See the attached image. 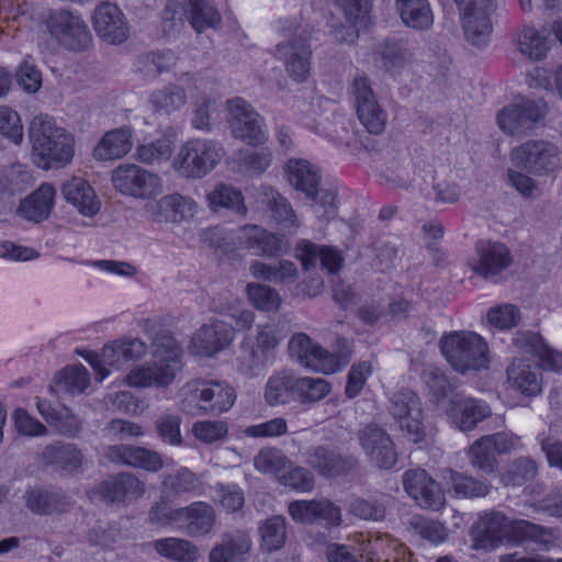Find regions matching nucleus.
<instances>
[{
	"label": "nucleus",
	"instance_id": "nucleus-1",
	"mask_svg": "<svg viewBox=\"0 0 562 562\" xmlns=\"http://www.w3.org/2000/svg\"><path fill=\"white\" fill-rule=\"evenodd\" d=\"M150 355L149 361L130 368L122 379L123 384L132 389H168L181 376L183 350L172 335L156 336Z\"/></svg>",
	"mask_w": 562,
	"mask_h": 562
},
{
	"label": "nucleus",
	"instance_id": "nucleus-2",
	"mask_svg": "<svg viewBox=\"0 0 562 562\" xmlns=\"http://www.w3.org/2000/svg\"><path fill=\"white\" fill-rule=\"evenodd\" d=\"M31 160L44 171L67 167L76 155L75 135L48 114H37L29 124Z\"/></svg>",
	"mask_w": 562,
	"mask_h": 562
},
{
	"label": "nucleus",
	"instance_id": "nucleus-3",
	"mask_svg": "<svg viewBox=\"0 0 562 562\" xmlns=\"http://www.w3.org/2000/svg\"><path fill=\"white\" fill-rule=\"evenodd\" d=\"M480 532L482 539H477L475 547L485 548L487 541L490 547H494L503 540L519 542L524 540H533L544 547L554 542L552 531L533 525L527 520H510L501 513L485 514L480 521Z\"/></svg>",
	"mask_w": 562,
	"mask_h": 562
},
{
	"label": "nucleus",
	"instance_id": "nucleus-4",
	"mask_svg": "<svg viewBox=\"0 0 562 562\" xmlns=\"http://www.w3.org/2000/svg\"><path fill=\"white\" fill-rule=\"evenodd\" d=\"M224 157V148L210 138H191L181 145L171 161L176 173L186 179H201L212 172Z\"/></svg>",
	"mask_w": 562,
	"mask_h": 562
},
{
	"label": "nucleus",
	"instance_id": "nucleus-5",
	"mask_svg": "<svg viewBox=\"0 0 562 562\" xmlns=\"http://www.w3.org/2000/svg\"><path fill=\"white\" fill-rule=\"evenodd\" d=\"M236 398V391L227 383L195 380L183 386L181 407L191 414H222L234 406Z\"/></svg>",
	"mask_w": 562,
	"mask_h": 562
},
{
	"label": "nucleus",
	"instance_id": "nucleus-6",
	"mask_svg": "<svg viewBox=\"0 0 562 562\" xmlns=\"http://www.w3.org/2000/svg\"><path fill=\"white\" fill-rule=\"evenodd\" d=\"M440 344L443 357L454 370L464 373L487 368V345L480 335L453 331L443 336Z\"/></svg>",
	"mask_w": 562,
	"mask_h": 562
},
{
	"label": "nucleus",
	"instance_id": "nucleus-7",
	"mask_svg": "<svg viewBox=\"0 0 562 562\" xmlns=\"http://www.w3.org/2000/svg\"><path fill=\"white\" fill-rule=\"evenodd\" d=\"M147 351V345L140 339L121 338L104 345L100 352L86 351L81 356L92 367L98 380L102 382L113 371L143 359Z\"/></svg>",
	"mask_w": 562,
	"mask_h": 562
},
{
	"label": "nucleus",
	"instance_id": "nucleus-8",
	"mask_svg": "<svg viewBox=\"0 0 562 562\" xmlns=\"http://www.w3.org/2000/svg\"><path fill=\"white\" fill-rule=\"evenodd\" d=\"M150 519L161 526H171L184 530L192 537L209 533L215 524L212 506L204 502H195L188 507L172 509L166 505H157L150 512Z\"/></svg>",
	"mask_w": 562,
	"mask_h": 562
},
{
	"label": "nucleus",
	"instance_id": "nucleus-9",
	"mask_svg": "<svg viewBox=\"0 0 562 562\" xmlns=\"http://www.w3.org/2000/svg\"><path fill=\"white\" fill-rule=\"evenodd\" d=\"M283 334L274 324L258 325L255 336L241 341L238 369L248 376L259 375L267 367L272 351L283 339Z\"/></svg>",
	"mask_w": 562,
	"mask_h": 562
},
{
	"label": "nucleus",
	"instance_id": "nucleus-10",
	"mask_svg": "<svg viewBox=\"0 0 562 562\" xmlns=\"http://www.w3.org/2000/svg\"><path fill=\"white\" fill-rule=\"evenodd\" d=\"M113 189L135 200H155L164 191L162 178L136 164H121L111 172Z\"/></svg>",
	"mask_w": 562,
	"mask_h": 562
},
{
	"label": "nucleus",
	"instance_id": "nucleus-11",
	"mask_svg": "<svg viewBox=\"0 0 562 562\" xmlns=\"http://www.w3.org/2000/svg\"><path fill=\"white\" fill-rule=\"evenodd\" d=\"M513 166L536 176L553 173L562 164L559 146L544 139L527 140L510 151Z\"/></svg>",
	"mask_w": 562,
	"mask_h": 562
},
{
	"label": "nucleus",
	"instance_id": "nucleus-12",
	"mask_svg": "<svg viewBox=\"0 0 562 562\" xmlns=\"http://www.w3.org/2000/svg\"><path fill=\"white\" fill-rule=\"evenodd\" d=\"M289 351L303 367L323 374L340 371L349 360V355L330 353L303 333L290 339Z\"/></svg>",
	"mask_w": 562,
	"mask_h": 562
},
{
	"label": "nucleus",
	"instance_id": "nucleus-13",
	"mask_svg": "<svg viewBox=\"0 0 562 562\" xmlns=\"http://www.w3.org/2000/svg\"><path fill=\"white\" fill-rule=\"evenodd\" d=\"M218 248L247 249L257 256L274 257L285 252L288 243L280 236L268 233L258 225H245L233 234H227Z\"/></svg>",
	"mask_w": 562,
	"mask_h": 562
},
{
	"label": "nucleus",
	"instance_id": "nucleus-14",
	"mask_svg": "<svg viewBox=\"0 0 562 562\" xmlns=\"http://www.w3.org/2000/svg\"><path fill=\"white\" fill-rule=\"evenodd\" d=\"M227 122L234 137L249 145H260L268 139L262 117L240 98L227 102Z\"/></svg>",
	"mask_w": 562,
	"mask_h": 562
},
{
	"label": "nucleus",
	"instance_id": "nucleus-15",
	"mask_svg": "<svg viewBox=\"0 0 562 562\" xmlns=\"http://www.w3.org/2000/svg\"><path fill=\"white\" fill-rule=\"evenodd\" d=\"M351 93L361 124L371 134L382 133L386 126L387 114L379 104L367 76L363 74L355 76Z\"/></svg>",
	"mask_w": 562,
	"mask_h": 562
},
{
	"label": "nucleus",
	"instance_id": "nucleus-16",
	"mask_svg": "<svg viewBox=\"0 0 562 562\" xmlns=\"http://www.w3.org/2000/svg\"><path fill=\"white\" fill-rule=\"evenodd\" d=\"M461 12V22L467 41L476 47L485 46L491 37L490 15L492 0H456Z\"/></svg>",
	"mask_w": 562,
	"mask_h": 562
},
{
	"label": "nucleus",
	"instance_id": "nucleus-17",
	"mask_svg": "<svg viewBox=\"0 0 562 562\" xmlns=\"http://www.w3.org/2000/svg\"><path fill=\"white\" fill-rule=\"evenodd\" d=\"M47 29L61 46L71 50L88 48L92 40L86 22L69 11L50 14L47 20Z\"/></svg>",
	"mask_w": 562,
	"mask_h": 562
},
{
	"label": "nucleus",
	"instance_id": "nucleus-18",
	"mask_svg": "<svg viewBox=\"0 0 562 562\" xmlns=\"http://www.w3.org/2000/svg\"><path fill=\"white\" fill-rule=\"evenodd\" d=\"M357 551L367 562H415L412 552L390 535L355 537Z\"/></svg>",
	"mask_w": 562,
	"mask_h": 562
},
{
	"label": "nucleus",
	"instance_id": "nucleus-19",
	"mask_svg": "<svg viewBox=\"0 0 562 562\" xmlns=\"http://www.w3.org/2000/svg\"><path fill=\"white\" fill-rule=\"evenodd\" d=\"M547 105L543 101L521 99L505 106L497 114L499 128L509 135H521L532 128L546 114Z\"/></svg>",
	"mask_w": 562,
	"mask_h": 562
},
{
	"label": "nucleus",
	"instance_id": "nucleus-20",
	"mask_svg": "<svg viewBox=\"0 0 562 562\" xmlns=\"http://www.w3.org/2000/svg\"><path fill=\"white\" fill-rule=\"evenodd\" d=\"M392 415L408 440L419 442L425 435L420 401L415 393L404 391L392 398Z\"/></svg>",
	"mask_w": 562,
	"mask_h": 562
},
{
	"label": "nucleus",
	"instance_id": "nucleus-21",
	"mask_svg": "<svg viewBox=\"0 0 562 562\" xmlns=\"http://www.w3.org/2000/svg\"><path fill=\"white\" fill-rule=\"evenodd\" d=\"M97 35L109 44H122L130 36V25L124 12L114 3L99 4L91 18Z\"/></svg>",
	"mask_w": 562,
	"mask_h": 562
},
{
	"label": "nucleus",
	"instance_id": "nucleus-22",
	"mask_svg": "<svg viewBox=\"0 0 562 562\" xmlns=\"http://www.w3.org/2000/svg\"><path fill=\"white\" fill-rule=\"evenodd\" d=\"M198 203L180 193L164 195L146 206L149 217L156 223L182 224L192 220L198 213Z\"/></svg>",
	"mask_w": 562,
	"mask_h": 562
},
{
	"label": "nucleus",
	"instance_id": "nucleus-23",
	"mask_svg": "<svg viewBox=\"0 0 562 562\" xmlns=\"http://www.w3.org/2000/svg\"><path fill=\"white\" fill-rule=\"evenodd\" d=\"M276 58L279 59L288 76L296 81L307 80L312 69V49L305 40L293 38L276 46Z\"/></svg>",
	"mask_w": 562,
	"mask_h": 562
},
{
	"label": "nucleus",
	"instance_id": "nucleus-24",
	"mask_svg": "<svg viewBox=\"0 0 562 562\" xmlns=\"http://www.w3.org/2000/svg\"><path fill=\"white\" fill-rule=\"evenodd\" d=\"M362 449L370 461L381 469H391L395 465L397 453L391 437L378 426L369 425L359 435Z\"/></svg>",
	"mask_w": 562,
	"mask_h": 562
},
{
	"label": "nucleus",
	"instance_id": "nucleus-25",
	"mask_svg": "<svg viewBox=\"0 0 562 562\" xmlns=\"http://www.w3.org/2000/svg\"><path fill=\"white\" fill-rule=\"evenodd\" d=\"M404 488L422 507L438 510L445 505V494L440 486L424 470L405 472Z\"/></svg>",
	"mask_w": 562,
	"mask_h": 562
},
{
	"label": "nucleus",
	"instance_id": "nucleus-26",
	"mask_svg": "<svg viewBox=\"0 0 562 562\" xmlns=\"http://www.w3.org/2000/svg\"><path fill=\"white\" fill-rule=\"evenodd\" d=\"M404 488L422 507L438 510L445 505V494L440 486L424 470L405 472Z\"/></svg>",
	"mask_w": 562,
	"mask_h": 562
},
{
	"label": "nucleus",
	"instance_id": "nucleus-27",
	"mask_svg": "<svg viewBox=\"0 0 562 562\" xmlns=\"http://www.w3.org/2000/svg\"><path fill=\"white\" fill-rule=\"evenodd\" d=\"M234 328L224 321L215 319L203 325L192 337L191 351L199 356L211 357L231 345Z\"/></svg>",
	"mask_w": 562,
	"mask_h": 562
},
{
	"label": "nucleus",
	"instance_id": "nucleus-28",
	"mask_svg": "<svg viewBox=\"0 0 562 562\" xmlns=\"http://www.w3.org/2000/svg\"><path fill=\"white\" fill-rule=\"evenodd\" d=\"M475 252L470 266L485 278L498 274L512 263L508 248L498 241L481 240L476 244Z\"/></svg>",
	"mask_w": 562,
	"mask_h": 562
},
{
	"label": "nucleus",
	"instance_id": "nucleus-29",
	"mask_svg": "<svg viewBox=\"0 0 562 562\" xmlns=\"http://www.w3.org/2000/svg\"><path fill=\"white\" fill-rule=\"evenodd\" d=\"M445 412L450 422L462 431L472 430L491 414L485 402L473 397L452 398L445 407Z\"/></svg>",
	"mask_w": 562,
	"mask_h": 562
},
{
	"label": "nucleus",
	"instance_id": "nucleus-30",
	"mask_svg": "<svg viewBox=\"0 0 562 562\" xmlns=\"http://www.w3.org/2000/svg\"><path fill=\"white\" fill-rule=\"evenodd\" d=\"M103 454L104 458L111 462L142 468L150 472H158L164 467V461L156 451L142 447L125 445L109 446L105 448Z\"/></svg>",
	"mask_w": 562,
	"mask_h": 562
},
{
	"label": "nucleus",
	"instance_id": "nucleus-31",
	"mask_svg": "<svg viewBox=\"0 0 562 562\" xmlns=\"http://www.w3.org/2000/svg\"><path fill=\"white\" fill-rule=\"evenodd\" d=\"M65 201L82 216L93 217L101 209V202L92 186L81 177H72L60 188Z\"/></svg>",
	"mask_w": 562,
	"mask_h": 562
},
{
	"label": "nucleus",
	"instance_id": "nucleus-32",
	"mask_svg": "<svg viewBox=\"0 0 562 562\" xmlns=\"http://www.w3.org/2000/svg\"><path fill=\"white\" fill-rule=\"evenodd\" d=\"M517 440L505 434L484 436L476 440L470 448L473 467L491 472L496 454L507 452L515 448Z\"/></svg>",
	"mask_w": 562,
	"mask_h": 562
},
{
	"label": "nucleus",
	"instance_id": "nucleus-33",
	"mask_svg": "<svg viewBox=\"0 0 562 562\" xmlns=\"http://www.w3.org/2000/svg\"><path fill=\"white\" fill-rule=\"evenodd\" d=\"M290 517L300 524H312L322 518L329 525H339L340 509L327 499L294 501L289 504Z\"/></svg>",
	"mask_w": 562,
	"mask_h": 562
},
{
	"label": "nucleus",
	"instance_id": "nucleus-34",
	"mask_svg": "<svg viewBox=\"0 0 562 562\" xmlns=\"http://www.w3.org/2000/svg\"><path fill=\"white\" fill-rule=\"evenodd\" d=\"M199 80L193 77L186 78L181 85H169L150 93L149 103L156 111L171 113L181 109L188 100V97H194V92L200 87Z\"/></svg>",
	"mask_w": 562,
	"mask_h": 562
},
{
	"label": "nucleus",
	"instance_id": "nucleus-35",
	"mask_svg": "<svg viewBox=\"0 0 562 562\" xmlns=\"http://www.w3.org/2000/svg\"><path fill=\"white\" fill-rule=\"evenodd\" d=\"M133 146L132 132L127 127L106 132L93 148L92 156L98 161H110L127 155Z\"/></svg>",
	"mask_w": 562,
	"mask_h": 562
},
{
	"label": "nucleus",
	"instance_id": "nucleus-36",
	"mask_svg": "<svg viewBox=\"0 0 562 562\" xmlns=\"http://www.w3.org/2000/svg\"><path fill=\"white\" fill-rule=\"evenodd\" d=\"M344 11L346 19L351 23L346 27L336 29L334 37L340 43H353L358 37V24H367L371 11V0H335Z\"/></svg>",
	"mask_w": 562,
	"mask_h": 562
},
{
	"label": "nucleus",
	"instance_id": "nucleus-37",
	"mask_svg": "<svg viewBox=\"0 0 562 562\" xmlns=\"http://www.w3.org/2000/svg\"><path fill=\"white\" fill-rule=\"evenodd\" d=\"M56 189L50 183H42L34 192L27 195L20 204V214L30 221L42 222L46 220L55 206Z\"/></svg>",
	"mask_w": 562,
	"mask_h": 562
},
{
	"label": "nucleus",
	"instance_id": "nucleus-38",
	"mask_svg": "<svg viewBox=\"0 0 562 562\" xmlns=\"http://www.w3.org/2000/svg\"><path fill=\"white\" fill-rule=\"evenodd\" d=\"M297 258L305 268L314 266L318 260L329 273H336L342 266L344 258L338 249L329 246H318L308 240L297 245Z\"/></svg>",
	"mask_w": 562,
	"mask_h": 562
},
{
	"label": "nucleus",
	"instance_id": "nucleus-39",
	"mask_svg": "<svg viewBox=\"0 0 562 562\" xmlns=\"http://www.w3.org/2000/svg\"><path fill=\"white\" fill-rule=\"evenodd\" d=\"M251 549L250 537L245 532L225 535L210 552V562H239Z\"/></svg>",
	"mask_w": 562,
	"mask_h": 562
},
{
	"label": "nucleus",
	"instance_id": "nucleus-40",
	"mask_svg": "<svg viewBox=\"0 0 562 562\" xmlns=\"http://www.w3.org/2000/svg\"><path fill=\"white\" fill-rule=\"evenodd\" d=\"M285 175L289 182L307 196L314 198L319 184V175L316 167L304 159H289L285 165Z\"/></svg>",
	"mask_w": 562,
	"mask_h": 562
},
{
	"label": "nucleus",
	"instance_id": "nucleus-41",
	"mask_svg": "<svg viewBox=\"0 0 562 562\" xmlns=\"http://www.w3.org/2000/svg\"><path fill=\"white\" fill-rule=\"evenodd\" d=\"M402 22L415 30H428L434 24V14L427 0H396Z\"/></svg>",
	"mask_w": 562,
	"mask_h": 562
},
{
	"label": "nucleus",
	"instance_id": "nucleus-42",
	"mask_svg": "<svg viewBox=\"0 0 562 562\" xmlns=\"http://www.w3.org/2000/svg\"><path fill=\"white\" fill-rule=\"evenodd\" d=\"M507 381L510 386L521 394L535 396L542 390V381L537 370L521 360L514 361L507 369Z\"/></svg>",
	"mask_w": 562,
	"mask_h": 562
},
{
	"label": "nucleus",
	"instance_id": "nucleus-43",
	"mask_svg": "<svg viewBox=\"0 0 562 562\" xmlns=\"http://www.w3.org/2000/svg\"><path fill=\"white\" fill-rule=\"evenodd\" d=\"M516 342L535 355L544 370L562 369V352L550 348L538 335L527 334L516 338Z\"/></svg>",
	"mask_w": 562,
	"mask_h": 562
},
{
	"label": "nucleus",
	"instance_id": "nucleus-44",
	"mask_svg": "<svg viewBox=\"0 0 562 562\" xmlns=\"http://www.w3.org/2000/svg\"><path fill=\"white\" fill-rule=\"evenodd\" d=\"M102 487L105 497L111 502H130L143 495L145 487L143 482L130 474H120L111 481H106Z\"/></svg>",
	"mask_w": 562,
	"mask_h": 562
},
{
	"label": "nucleus",
	"instance_id": "nucleus-45",
	"mask_svg": "<svg viewBox=\"0 0 562 562\" xmlns=\"http://www.w3.org/2000/svg\"><path fill=\"white\" fill-rule=\"evenodd\" d=\"M153 548L159 555L177 562H194L199 558L196 546L186 539H159L153 542Z\"/></svg>",
	"mask_w": 562,
	"mask_h": 562
},
{
	"label": "nucleus",
	"instance_id": "nucleus-46",
	"mask_svg": "<svg viewBox=\"0 0 562 562\" xmlns=\"http://www.w3.org/2000/svg\"><path fill=\"white\" fill-rule=\"evenodd\" d=\"M43 460L64 471H75L82 464V453L71 443L52 445L43 451Z\"/></svg>",
	"mask_w": 562,
	"mask_h": 562
},
{
	"label": "nucleus",
	"instance_id": "nucleus-47",
	"mask_svg": "<svg viewBox=\"0 0 562 562\" xmlns=\"http://www.w3.org/2000/svg\"><path fill=\"white\" fill-rule=\"evenodd\" d=\"M296 378L286 371L272 374L265 387V400L270 406L288 403L295 392Z\"/></svg>",
	"mask_w": 562,
	"mask_h": 562
},
{
	"label": "nucleus",
	"instance_id": "nucleus-48",
	"mask_svg": "<svg viewBox=\"0 0 562 562\" xmlns=\"http://www.w3.org/2000/svg\"><path fill=\"white\" fill-rule=\"evenodd\" d=\"M518 50L526 57L540 60L547 56L549 42L547 36L531 26L522 27L515 38Z\"/></svg>",
	"mask_w": 562,
	"mask_h": 562
},
{
	"label": "nucleus",
	"instance_id": "nucleus-49",
	"mask_svg": "<svg viewBox=\"0 0 562 562\" xmlns=\"http://www.w3.org/2000/svg\"><path fill=\"white\" fill-rule=\"evenodd\" d=\"M183 12L196 32L212 27L221 20L220 13L204 0H183Z\"/></svg>",
	"mask_w": 562,
	"mask_h": 562
},
{
	"label": "nucleus",
	"instance_id": "nucleus-50",
	"mask_svg": "<svg viewBox=\"0 0 562 562\" xmlns=\"http://www.w3.org/2000/svg\"><path fill=\"white\" fill-rule=\"evenodd\" d=\"M254 465L257 471L272 475L279 481L282 473L291 467V461L281 450L265 448L255 457Z\"/></svg>",
	"mask_w": 562,
	"mask_h": 562
},
{
	"label": "nucleus",
	"instance_id": "nucleus-51",
	"mask_svg": "<svg viewBox=\"0 0 562 562\" xmlns=\"http://www.w3.org/2000/svg\"><path fill=\"white\" fill-rule=\"evenodd\" d=\"M307 463L321 475L331 477L346 471V462L334 451L324 447L316 448L308 457Z\"/></svg>",
	"mask_w": 562,
	"mask_h": 562
},
{
	"label": "nucleus",
	"instance_id": "nucleus-52",
	"mask_svg": "<svg viewBox=\"0 0 562 562\" xmlns=\"http://www.w3.org/2000/svg\"><path fill=\"white\" fill-rule=\"evenodd\" d=\"M36 407L43 418L54 424L60 434L75 436L79 431L80 425L78 419L75 416H69V412L66 408L57 413L48 402L43 400L37 401Z\"/></svg>",
	"mask_w": 562,
	"mask_h": 562
},
{
	"label": "nucleus",
	"instance_id": "nucleus-53",
	"mask_svg": "<svg viewBox=\"0 0 562 562\" xmlns=\"http://www.w3.org/2000/svg\"><path fill=\"white\" fill-rule=\"evenodd\" d=\"M207 202L209 206L214 211H217L218 209H227L241 215L246 213L241 193L229 186H217L211 193H209Z\"/></svg>",
	"mask_w": 562,
	"mask_h": 562
},
{
	"label": "nucleus",
	"instance_id": "nucleus-54",
	"mask_svg": "<svg viewBox=\"0 0 562 562\" xmlns=\"http://www.w3.org/2000/svg\"><path fill=\"white\" fill-rule=\"evenodd\" d=\"M261 547L271 552L281 549L286 539V524L282 516L267 519L259 528Z\"/></svg>",
	"mask_w": 562,
	"mask_h": 562
},
{
	"label": "nucleus",
	"instance_id": "nucleus-55",
	"mask_svg": "<svg viewBox=\"0 0 562 562\" xmlns=\"http://www.w3.org/2000/svg\"><path fill=\"white\" fill-rule=\"evenodd\" d=\"M250 304L260 311L273 312L281 305V296L273 288L260 283H248L246 288Z\"/></svg>",
	"mask_w": 562,
	"mask_h": 562
},
{
	"label": "nucleus",
	"instance_id": "nucleus-56",
	"mask_svg": "<svg viewBox=\"0 0 562 562\" xmlns=\"http://www.w3.org/2000/svg\"><path fill=\"white\" fill-rule=\"evenodd\" d=\"M331 391L329 382L322 378H296L295 393L302 403L323 400Z\"/></svg>",
	"mask_w": 562,
	"mask_h": 562
},
{
	"label": "nucleus",
	"instance_id": "nucleus-57",
	"mask_svg": "<svg viewBox=\"0 0 562 562\" xmlns=\"http://www.w3.org/2000/svg\"><path fill=\"white\" fill-rule=\"evenodd\" d=\"M57 385L72 394L83 392L90 383V374L82 364L67 367L56 376Z\"/></svg>",
	"mask_w": 562,
	"mask_h": 562
},
{
	"label": "nucleus",
	"instance_id": "nucleus-58",
	"mask_svg": "<svg viewBox=\"0 0 562 562\" xmlns=\"http://www.w3.org/2000/svg\"><path fill=\"white\" fill-rule=\"evenodd\" d=\"M172 147V142L169 138H159L155 142L139 145L136 149V158L147 165H159L170 158Z\"/></svg>",
	"mask_w": 562,
	"mask_h": 562
},
{
	"label": "nucleus",
	"instance_id": "nucleus-59",
	"mask_svg": "<svg viewBox=\"0 0 562 562\" xmlns=\"http://www.w3.org/2000/svg\"><path fill=\"white\" fill-rule=\"evenodd\" d=\"M25 497L26 506L35 514H53L63 510L59 493L33 490L27 492Z\"/></svg>",
	"mask_w": 562,
	"mask_h": 562
},
{
	"label": "nucleus",
	"instance_id": "nucleus-60",
	"mask_svg": "<svg viewBox=\"0 0 562 562\" xmlns=\"http://www.w3.org/2000/svg\"><path fill=\"white\" fill-rule=\"evenodd\" d=\"M0 135L14 145H20L24 138L20 114L7 105H0Z\"/></svg>",
	"mask_w": 562,
	"mask_h": 562
},
{
	"label": "nucleus",
	"instance_id": "nucleus-61",
	"mask_svg": "<svg viewBox=\"0 0 562 562\" xmlns=\"http://www.w3.org/2000/svg\"><path fill=\"white\" fill-rule=\"evenodd\" d=\"M486 322L496 329L507 330L519 324L520 312L513 304H499L487 311Z\"/></svg>",
	"mask_w": 562,
	"mask_h": 562
},
{
	"label": "nucleus",
	"instance_id": "nucleus-62",
	"mask_svg": "<svg viewBox=\"0 0 562 562\" xmlns=\"http://www.w3.org/2000/svg\"><path fill=\"white\" fill-rule=\"evenodd\" d=\"M374 367L375 362L373 360H362L352 364L345 390L348 397L352 398L360 394Z\"/></svg>",
	"mask_w": 562,
	"mask_h": 562
},
{
	"label": "nucleus",
	"instance_id": "nucleus-63",
	"mask_svg": "<svg viewBox=\"0 0 562 562\" xmlns=\"http://www.w3.org/2000/svg\"><path fill=\"white\" fill-rule=\"evenodd\" d=\"M192 434L203 443H214L227 436L228 425L224 420H200L193 424Z\"/></svg>",
	"mask_w": 562,
	"mask_h": 562
},
{
	"label": "nucleus",
	"instance_id": "nucleus-64",
	"mask_svg": "<svg viewBox=\"0 0 562 562\" xmlns=\"http://www.w3.org/2000/svg\"><path fill=\"white\" fill-rule=\"evenodd\" d=\"M553 83L548 71L541 67H533L526 76V82L531 88H542L546 90L555 89L562 100V66L553 71Z\"/></svg>",
	"mask_w": 562,
	"mask_h": 562
}]
</instances>
